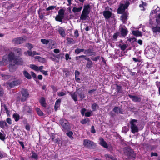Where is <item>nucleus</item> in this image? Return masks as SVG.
Masks as SVG:
<instances>
[{
  "label": "nucleus",
  "mask_w": 160,
  "mask_h": 160,
  "mask_svg": "<svg viewBox=\"0 0 160 160\" xmlns=\"http://www.w3.org/2000/svg\"><path fill=\"white\" fill-rule=\"evenodd\" d=\"M129 4V3L128 1H126L124 3H120L118 10V13L122 14L120 18L123 23L126 22L128 15V13L127 12H125V11L128 6Z\"/></svg>",
  "instance_id": "obj_1"
},
{
  "label": "nucleus",
  "mask_w": 160,
  "mask_h": 160,
  "mask_svg": "<svg viewBox=\"0 0 160 160\" xmlns=\"http://www.w3.org/2000/svg\"><path fill=\"white\" fill-rule=\"evenodd\" d=\"M16 57L15 56L14 53L12 52H10L8 55H4L2 58V62L6 63L9 62H12L16 59Z\"/></svg>",
  "instance_id": "obj_2"
},
{
  "label": "nucleus",
  "mask_w": 160,
  "mask_h": 160,
  "mask_svg": "<svg viewBox=\"0 0 160 160\" xmlns=\"http://www.w3.org/2000/svg\"><path fill=\"white\" fill-rule=\"evenodd\" d=\"M150 14L155 17L157 24L160 25V8L157 7L156 9L152 11Z\"/></svg>",
  "instance_id": "obj_3"
},
{
  "label": "nucleus",
  "mask_w": 160,
  "mask_h": 160,
  "mask_svg": "<svg viewBox=\"0 0 160 160\" xmlns=\"http://www.w3.org/2000/svg\"><path fill=\"white\" fill-rule=\"evenodd\" d=\"M60 123L62 127V130L65 132L66 130L71 129V126L68 121L66 119H62L60 120Z\"/></svg>",
  "instance_id": "obj_4"
},
{
  "label": "nucleus",
  "mask_w": 160,
  "mask_h": 160,
  "mask_svg": "<svg viewBox=\"0 0 160 160\" xmlns=\"http://www.w3.org/2000/svg\"><path fill=\"white\" fill-rule=\"evenodd\" d=\"M137 120L132 119L130 122L131 125L130 128L131 131L133 133L138 132V128L136 124V123L137 122Z\"/></svg>",
  "instance_id": "obj_5"
},
{
  "label": "nucleus",
  "mask_w": 160,
  "mask_h": 160,
  "mask_svg": "<svg viewBox=\"0 0 160 160\" xmlns=\"http://www.w3.org/2000/svg\"><path fill=\"white\" fill-rule=\"evenodd\" d=\"M83 145L88 148H91L95 147V144L88 139H85L83 141Z\"/></svg>",
  "instance_id": "obj_6"
},
{
  "label": "nucleus",
  "mask_w": 160,
  "mask_h": 160,
  "mask_svg": "<svg viewBox=\"0 0 160 160\" xmlns=\"http://www.w3.org/2000/svg\"><path fill=\"white\" fill-rule=\"evenodd\" d=\"M22 97L21 101L24 102L28 98L29 93L28 91L26 89H23L21 91Z\"/></svg>",
  "instance_id": "obj_7"
},
{
  "label": "nucleus",
  "mask_w": 160,
  "mask_h": 160,
  "mask_svg": "<svg viewBox=\"0 0 160 160\" xmlns=\"http://www.w3.org/2000/svg\"><path fill=\"white\" fill-rule=\"evenodd\" d=\"M26 40V37L17 38L13 40L12 42L14 44H20L25 42Z\"/></svg>",
  "instance_id": "obj_8"
},
{
  "label": "nucleus",
  "mask_w": 160,
  "mask_h": 160,
  "mask_svg": "<svg viewBox=\"0 0 160 160\" xmlns=\"http://www.w3.org/2000/svg\"><path fill=\"white\" fill-rule=\"evenodd\" d=\"M21 81L20 80H14L8 83V85L11 88H13L15 86L18 85L21 83Z\"/></svg>",
  "instance_id": "obj_9"
},
{
  "label": "nucleus",
  "mask_w": 160,
  "mask_h": 160,
  "mask_svg": "<svg viewBox=\"0 0 160 160\" xmlns=\"http://www.w3.org/2000/svg\"><path fill=\"white\" fill-rule=\"evenodd\" d=\"M128 96L133 102H139L141 101V98L139 97L130 94H128Z\"/></svg>",
  "instance_id": "obj_10"
},
{
  "label": "nucleus",
  "mask_w": 160,
  "mask_h": 160,
  "mask_svg": "<svg viewBox=\"0 0 160 160\" xmlns=\"http://www.w3.org/2000/svg\"><path fill=\"white\" fill-rule=\"evenodd\" d=\"M84 53L85 54L88 55L89 56H92V55H95V54H94L93 50L90 48L87 49H84Z\"/></svg>",
  "instance_id": "obj_11"
},
{
  "label": "nucleus",
  "mask_w": 160,
  "mask_h": 160,
  "mask_svg": "<svg viewBox=\"0 0 160 160\" xmlns=\"http://www.w3.org/2000/svg\"><path fill=\"white\" fill-rule=\"evenodd\" d=\"M103 15L106 19H108L111 16V12L108 11H104L103 12Z\"/></svg>",
  "instance_id": "obj_12"
},
{
  "label": "nucleus",
  "mask_w": 160,
  "mask_h": 160,
  "mask_svg": "<svg viewBox=\"0 0 160 160\" xmlns=\"http://www.w3.org/2000/svg\"><path fill=\"white\" fill-rule=\"evenodd\" d=\"M14 62L17 65H22L23 63V61L22 58L16 57Z\"/></svg>",
  "instance_id": "obj_13"
},
{
  "label": "nucleus",
  "mask_w": 160,
  "mask_h": 160,
  "mask_svg": "<svg viewBox=\"0 0 160 160\" xmlns=\"http://www.w3.org/2000/svg\"><path fill=\"white\" fill-rule=\"evenodd\" d=\"M99 140L100 141V145L104 148H108V144L106 142L104 141L103 138L100 137L99 138Z\"/></svg>",
  "instance_id": "obj_14"
},
{
  "label": "nucleus",
  "mask_w": 160,
  "mask_h": 160,
  "mask_svg": "<svg viewBox=\"0 0 160 160\" xmlns=\"http://www.w3.org/2000/svg\"><path fill=\"white\" fill-rule=\"evenodd\" d=\"M78 92L76 91L70 94L72 98L75 102H76L78 100Z\"/></svg>",
  "instance_id": "obj_15"
},
{
  "label": "nucleus",
  "mask_w": 160,
  "mask_h": 160,
  "mask_svg": "<svg viewBox=\"0 0 160 160\" xmlns=\"http://www.w3.org/2000/svg\"><path fill=\"white\" fill-rule=\"evenodd\" d=\"M17 68V67L15 64L11 63L9 64V71L11 72L14 71Z\"/></svg>",
  "instance_id": "obj_16"
},
{
  "label": "nucleus",
  "mask_w": 160,
  "mask_h": 160,
  "mask_svg": "<svg viewBox=\"0 0 160 160\" xmlns=\"http://www.w3.org/2000/svg\"><path fill=\"white\" fill-rule=\"evenodd\" d=\"M59 33L62 37H65L66 36V33L65 30L62 27H59L58 29Z\"/></svg>",
  "instance_id": "obj_17"
},
{
  "label": "nucleus",
  "mask_w": 160,
  "mask_h": 160,
  "mask_svg": "<svg viewBox=\"0 0 160 160\" xmlns=\"http://www.w3.org/2000/svg\"><path fill=\"white\" fill-rule=\"evenodd\" d=\"M113 111L116 113L123 114L122 109L119 107H115L113 109Z\"/></svg>",
  "instance_id": "obj_18"
},
{
  "label": "nucleus",
  "mask_w": 160,
  "mask_h": 160,
  "mask_svg": "<svg viewBox=\"0 0 160 160\" xmlns=\"http://www.w3.org/2000/svg\"><path fill=\"white\" fill-rule=\"evenodd\" d=\"M88 13L82 12L81 16L80 17V19L83 20H86L88 17Z\"/></svg>",
  "instance_id": "obj_19"
},
{
  "label": "nucleus",
  "mask_w": 160,
  "mask_h": 160,
  "mask_svg": "<svg viewBox=\"0 0 160 160\" xmlns=\"http://www.w3.org/2000/svg\"><path fill=\"white\" fill-rule=\"evenodd\" d=\"M121 34L123 37H125L128 34V31L126 28H122L121 30Z\"/></svg>",
  "instance_id": "obj_20"
},
{
  "label": "nucleus",
  "mask_w": 160,
  "mask_h": 160,
  "mask_svg": "<svg viewBox=\"0 0 160 160\" xmlns=\"http://www.w3.org/2000/svg\"><path fill=\"white\" fill-rule=\"evenodd\" d=\"M125 153L128 157L131 156L133 153L132 150L130 149H128L124 151Z\"/></svg>",
  "instance_id": "obj_21"
},
{
  "label": "nucleus",
  "mask_w": 160,
  "mask_h": 160,
  "mask_svg": "<svg viewBox=\"0 0 160 160\" xmlns=\"http://www.w3.org/2000/svg\"><path fill=\"white\" fill-rule=\"evenodd\" d=\"M30 158L37 160L38 159V156L36 153L32 151L30 154Z\"/></svg>",
  "instance_id": "obj_22"
},
{
  "label": "nucleus",
  "mask_w": 160,
  "mask_h": 160,
  "mask_svg": "<svg viewBox=\"0 0 160 160\" xmlns=\"http://www.w3.org/2000/svg\"><path fill=\"white\" fill-rule=\"evenodd\" d=\"M61 103V100L60 99H58L56 101L54 106V109L56 111L58 108L59 107Z\"/></svg>",
  "instance_id": "obj_23"
},
{
  "label": "nucleus",
  "mask_w": 160,
  "mask_h": 160,
  "mask_svg": "<svg viewBox=\"0 0 160 160\" xmlns=\"http://www.w3.org/2000/svg\"><path fill=\"white\" fill-rule=\"evenodd\" d=\"M132 33L136 37H139L142 36L141 32L138 30L132 31Z\"/></svg>",
  "instance_id": "obj_24"
},
{
  "label": "nucleus",
  "mask_w": 160,
  "mask_h": 160,
  "mask_svg": "<svg viewBox=\"0 0 160 160\" xmlns=\"http://www.w3.org/2000/svg\"><path fill=\"white\" fill-rule=\"evenodd\" d=\"M63 18V16H60V15L58 14L57 15L55 19L56 21L60 22H62V19Z\"/></svg>",
  "instance_id": "obj_25"
},
{
  "label": "nucleus",
  "mask_w": 160,
  "mask_h": 160,
  "mask_svg": "<svg viewBox=\"0 0 160 160\" xmlns=\"http://www.w3.org/2000/svg\"><path fill=\"white\" fill-rule=\"evenodd\" d=\"M82 8V6H80L78 8L76 7H74L72 10V11L74 13L78 12L81 10Z\"/></svg>",
  "instance_id": "obj_26"
},
{
  "label": "nucleus",
  "mask_w": 160,
  "mask_h": 160,
  "mask_svg": "<svg viewBox=\"0 0 160 160\" xmlns=\"http://www.w3.org/2000/svg\"><path fill=\"white\" fill-rule=\"evenodd\" d=\"M23 74L24 76L28 79H30L32 77L31 75L27 71L24 70L23 71Z\"/></svg>",
  "instance_id": "obj_27"
},
{
  "label": "nucleus",
  "mask_w": 160,
  "mask_h": 160,
  "mask_svg": "<svg viewBox=\"0 0 160 160\" xmlns=\"http://www.w3.org/2000/svg\"><path fill=\"white\" fill-rule=\"evenodd\" d=\"M40 102L42 106L44 107H46V104L45 102V100L44 98H41L40 100Z\"/></svg>",
  "instance_id": "obj_28"
},
{
  "label": "nucleus",
  "mask_w": 160,
  "mask_h": 160,
  "mask_svg": "<svg viewBox=\"0 0 160 160\" xmlns=\"http://www.w3.org/2000/svg\"><path fill=\"white\" fill-rule=\"evenodd\" d=\"M89 8L90 6L89 5H85L84 6V9H83L82 12L89 13Z\"/></svg>",
  "instance_id": "obj_29"
},
{
  "label": "nucleus",
  "mask_w": 160,
  "mask_h": 160,
  "mask_svg": "<svg viewBox=\"0 0 160 160\" xmlns=\"http://www.w3.org/2000/svg\"><path fill=\"white\" fill-rule=\"evenodd\" d=\"M152 30L154 32H160V27L157 26L155 27H152Z\"/></svg>",
  "instance_id": "obj_30"
},
{
  "label": "nucleus",
  "mask_w": 160,
  "mask_h": 160,
  "mask_svg": "<svg viewBox=\"0 0 160 160\" xmlns=\"http://www.w3.org/2000/svg\"><path fill=\"white\" fill-rule=\"evenodd\" d=\"M66 135L68 136L72 140L73 139V137L72 136V135H73V133L72 131H69L67 133Z\"/></svg>",
  "instance_id": "obj_31"
},
{
  "label": "nucleus",
  "mask_w": 160,
  "mask_h": 160,
  "mask_svg": "<svg viewBox=\"0 0 160 160\" xmlns=\"http://www.w3.org/2000/svg\"><path fill=\"white\" fill-rule=\"evenodd\" d=\"M13 116L15 121L17 122L20 119V116L17 113H14L13 114Z\"/></svg>",
  "instance_id": "obj_32"
},
{
  "label": "nucleus",
  "mask_w": 160,
  "mask_h": 160,
  "mask_svg": "<svg viewBox=\"0 0 160 160\" xmlns=\"http://www.w3.org/2000/svg\"><path fill=\"white\" fill-rule=\"evenodd\" d=\"M67 40L69 44H74L75 43L74 40L72 38H67Z\"/></svg>",
  "instance_id": "obj_33"
},
{
  "label": "nucleus",
  "mask_w": 160,
  "mask_h": 160,
  "mask_svg": "<svg viewBox=\"0 0 160 160\" xmlns=\"http://www.w3.org/2000/svg\"><path fill=\"white\" fill-rule=\"evenodd\" d=\"M1 76L2 77V78L5 80H7L9 78L11 77L10 76L6 75L4 74H0Z\"/></svg>",
  "instance_id": "obj_34"
},
{
  "label": "nucleus",
  "mask_w": 160,
  "mask_h": 160,
  "mask_svg": "<svg viewBox=\"0 0 160 160\" xmlns=\"http://www.w3.org/2000/svg\"><path fill=\"white\" fill-rule=\"evenodd\" d=\"M84 49H81L77 48L75 50V53L78 54L81 52H84Z\"/></svg>",
  "instance_id": "obj_35"
},
{
  "label": "nucleus",
  "mask_w": 160,
  "mask_h": 160,
  "mask_svg": "<svg viewBox=\"0 0 160 160\" xmlns=\"http://www.w3.org/2000/svg\"><path fill=\"white\" fill-rule=\"evenodd\" d=\"M30 68L31 69L38 71V67L36 66V65L34 64H31L29 66Z\"/></svg>",
  "instance_id": "obj_36"
},
{
  "label": "nucleus",
  "mask_w": 160,
  "mask_h": 160,
  "mask_svg": "<svg viewBox=\"0 0 160 160\" xmlns=\"http://www.w3.org/2000/svg\"><path fill=\"white\" fill-rule=\"evenodd\" d=\"M14 50L15 53L17 54L18 55H19L21 53V49L20 48H14Z\"/></svg>",
  "instance_id": "obj_37"
},
{
  "label": "nucleus",
  "mask_w": 160,
  "mask_h": 160,
  "mask_svg": "<svg viewBox=\"0 0 160 160\" xmlns=\"http://www.w3.org/2000/svg\"><path fill=\"white\" fill-rule=\"evenodd\" d=\"M36 110L38 115L42 116L43 115V113L40 110V109L39 108H36Z\"/></svg>",
  "instance_id": "obj_38"
},
{
  "label": "nucleus",
  "mask_w": 160,
  "mask_h": 160,
  "mask_svg": "<svg viewBox=\"0 0 160 160\" xmlns=\"http://www.w3.org/2000/svg\"><path fill=\"white\" fill-rule=\"evenodd\" d=\"M119 47L121 48V49L122 51H124L125 50L127 47V46L125 44L121 45L120 44L119 45Z\"/></svg>",
  "instance_id": "obj_39"
},
{
  "label": "nucleus",
  "mask_w": 160,
  "mask_h": 160,
  "mask_svg": "<svg viewBox=\"0 0 160 160\" xmlns=\"http://www.w3.org/2000/svg\"><path fill=\"white\" fill-rule=\"evenodd\" d=\"M78 92V95L80 96L81 99L82 100L85 97V96L84 95V92Z\"/></svg>",
  "instance_id": "obj_40"
},
{
  "label": "nucleus",
  "mask_w": 160,
  "mask_h": 160,
  "mask_svg": "<svg viewBox=\"0 0 160 160\" xmlns=\"http://www.w3.org/2000/svg\"><path fill=\"white\" fill-rule=\"evenodd\" d=\"M41 42L42 44L47 45L49 42V41L48 40L46 39H41Z\"/></svg>",
  "instance_id": "obj_41"
},
{
  "label": "nucleus",
  "mask_w": 160,
  "mask_h": 160,
  "mask_svg": "<svg viewBox=\"0 0 160 160\" xmlns=\"http://www.w3.org/2000/svg\"><path fill=\"white\" fill-rule=\"evenodd\" d=\"M7 125V124L5 121H1L0 122V127L2 128H3Z\"/></svg>",
  "instance_id": "obj_42"
},
{
  "label": "nucleus",
  "mask_w": 160,
  "mask_h": 160,
  "mask_svg": "<svg viewBox=\"0 0 160 160\" xmlns=\"http://www.w3.org/2000/svg\"><path fill=\"white\" fill-rule=\"evenodd\" d=\"M146 5L147 4L145 2H142V3L139 5V7L142 10H144V7L146 6Z\"/></svg>",
  "instance_id": "obj_43"
},
{
  "label": "nucleus",
  "mask_w": 160,
  "mask_h": 160,
  "mask_svg": "<svg viewBox=\"0 0 160 160\" xmlns=\"http://www.w3.org/2000/svg\"><path fill=\"white\" fill-rule=\"evenodd\" d=\"M105 156L106 158H109L112 160H116V158L112 155L106 154L105 155Z\"/></svg>",
  "instance_id": "obj_44"
},
{
  "label": "nucleus",
  "mask_w": 160,
  "mask_h": 160,
  "mask_svg": "<svg viewBox=\"0 0 160 160\" xmlns=\"http://www.w3.org/2000/svg\"><path fill=\"white\" fill-rule=\"evenodd\" d=\"M93 64L91 60L89 61L86 64V67L88 68H90L92 67Z\"/></svg>",
  "instance_id": "obj_45"
},
{
  "label": "nucleus",
  "mask_w": 160,
  "mask_h": 160,
  "mask_svg": "<svg viewBox=\"0 0 160 160\" xmlns=\"http://www.w3.org/2000/svg\"><path fill=\"white\" fill-rule=\"evenodd\" d=\"M89 121V120L88 118H86L83 119L80 121V122L82 124H84L86 123L87 122Z\"/></svg>",
  "instance_id": "obj_46"
},
{
  "label": "nucleus",
  "mask_w": 160,
  "mask_h": 160,
  "mask_svg": "<svg viewBox=\"0 0 160 160\" xmlns=\"http://www.w3.org/2000/svg\"><path fill=\"white\" fill-rule=\"evenodd\" d=\"M65 11L62 9H60L58 11V14L60 15V16H63L64 17Z\"/></svg>",
  "instance_id": "obj_47"
},
{
  "label": "nucleus",
  "mask_w": 160,
  "mask_h": 160,
  "mask_svg": "<svg viewBox=\"0 0 160 160\" xmlns=\"http://www.w3.org/2000/svg\"><path fill=\"white\" fill-rule=\"evenodd\" d=\"M64 53H60L58 55H57V58L58 59V60H59V59L61 58H64Z\"/></svg>",
  "instance_id": "obj_48"
},
{
  "label": "nucleus",
  "mask_w": 160,
  "mask_h": 160,
  "mask_svg": "<svg viewBox=\"0 0 160 160\" xmlns=\"http://www.w3.org/2000/svg\"><path fill=\"white\" fill-rule=\"evenodd\" d=\"M25 54L26 55H28L29 56H32V52L31 49H29L27 51L25 52Z\"/></svg>",
  "instance_id": "obj_49"
},
{
  "label": "nucleus",
  "mask_w": 160,
  "mask_h": 160,
  "mask_svg": "<svg viewBox=\"0 0 160 160\" xmlns=\"http://www.w3.org/2000/svg\"><path fill=\"white\" fill-rule=\"evenodd\" d=\"M128 128L126 127H124L122 128V132L124 133H126L128 130Z\"/></svg>",
  "instance_id": "obj_50"
},
{
  "label": "nucleus",
  "mask_w": 160,
  "mask_h": 160,
  "mask_svg": "<svg viewBox=\"0 0 160 160\" xmlns=\"http://www.w3.org/2000/svg\"><path fill=\"white\" fill-rule=\"evenodd\" d=\"M0 139L4 141L5 139V136L3 134L0 132Z\"/></svg>",
  "instance_id": "obj_51"
},
{
  "label": "nucleus",
  "mask_w": 160,
  "mask_h": 160,
  "mask_svg": "<svg viewBox=\"0 0 160 160\" xmlns=\"http://www.w3.org/2000/svg\"><path fill=\"white\" fill-rule=\"evenodd\" d=\"M26 46L29 49H31L33 48V46L30 43H27L26 45Z\"/></svg>",
  "instance_id": "obj_52"
},
{
  "label": "nucleus",
  "mask_w": 160,
  "mask_h": 160,
  "mask_svg": "<svg viewBox=\"0 0 160 160\" xmlns=\"http://www.w3.org/2000/svg\"><path fill=\"white\" fill-rule=\"evenodd\" d=\"M97 106V104L95 103H94L92 104V108L93 111H95Z\"/></svg>",
  "instance_id": "obj_53"
},
{
  "label": "nucleus",
  "mask_w": 160,
  "mask_h": 160,
  "mask_svg": "<svg viewBox=\"0 0 160 160\" xmlns=\"http://www.w3.org/2000/svg\"><path fill=\"white\" fill-rule=\"evenodd\" d=\"M66 95V93H65V92H59L58 93V95L59 96H65Z\"/></svg>",
  "instance_id": "obj_54"
},
{
  "label": "nucleus",
  "mask_w": 160,
  "mask_h": 160,
  "mask_svg": "<svg viewBox=\"0 0 160 160\" xmlns=\"http://www.w3.org/2000/svg\"><path fill=\"white\" fill-rule=\"evenodd\" d=\"M99 58H100V56H97V57H96L94 58L92 57V58H91V59L92 60H93V61H96L99 59Z\"/></svg>",
  "instance_id": "obj_55"
},
{
  "label": "nucleus",
  "mask_w": 160,
  "mask_h": 160,
  "mask_svg": "<svg viewBox=\"0 0 160 160\" xmlns=\"http://www.w3.org/2000/svg\"><path fill=\"white\" fill-rule=\"evenodd\" d=\"M55 7L54 6H51L49 7L46 8V10L48 11L50 10H52L54 9L55 8Z\"/></svg>",
  "instance_id": "obj_56"
},
{
  "label": "nucleus",
  "mask_w": 160,
  "mask_h": 160,
  "mask_svg": "<svg viewBox=\"0 0 160 160\" xmlns=\"http://www.w3.org/2000/svg\"><path fill=\"white\" fill-rule=\"evenodd\" d=\"M92 113V112H86L85 114V116L86 117H90Z\"/></svg>",
  "instance_id": "obj_57"
},
{
  "label": "nucleus",
  "mask_w": 160,
  "mask_h": 160,
  "mask_svg": "<svg viewBox=\"0 0 160 160\" xmlns=\"http://www.w3.org/2000/svg\"><path fill=\"white\" fill-rule=\"evenodd\" d=\"M3 108H4V109L5 111V112L8 115H9V112L8 110V109L7 108L6 106L4 105L3 106Z\"/></svg>",
  "instance_id": "obj_58"
},
{
  "label": "nucleus",
  "mask_w": 160,
  "mask_h": 160,
  "mask_svg": "<svg viewBox=\"0 0 160 160\" xmlns=\"http://www.w3.org/2000/svg\"><path fill=\"white\" fill-rule=\"evenodd\" d=\"M65 59L66 60H68L69 59H71V58L69 57V55L67 53L65 55Z\"/></svg>",
  "instance_id": "obj_59"
},
{
  "label": "nucleus",
  "mask_w": 160,
  "mask_h": 160,
  "mask_svg": "<svg viewBox=\"0 0 160 160\" xmlns=\"http://www.w3.org/2000/svg\"><path fill=\"white\" fill-rule=\"evenodd\" d=\"M74 34L75 37L77 38L79 36V34L78 33V31L77 30H76L74 32Z\"/></svg>",
  "instance_id": "obj_60"
},
{
  "label": "nucleus",
  "mask_w": 160,
  "mask_h": 160,
  "mask_svg": "<svg viewBox=\"0 0 160 160\" xmlns=\"http://www.w3.org/2000/svg\"><path fill=\"white\" fill-rule=\"evenodd\" d=\"M50 59L53 61H56L57 62H59V60H56V59L54 58L53 56H51L50 57Z\"/></svg>",
  "instance_id": "obj_61"
},
{
  "label": "nucleus",
  "mask_w": 160,
  "mask_h": 160,
  "mask_svg": "<svg viewBox=\"0 0 160 160\" xmlns=\"http://www.w3.org/2000/svg\"><path fill=\"white\" fill-rule=\"evenodd\" d=\"M19 144L20 145L22 146V148L23 149H24L25 148L24 146V143L23 142L20 141H18Z\"/></svg>",
  "instance_id": "obj_62"
},
{
  "label": "nucleus",
  "mask_w": 160,
  "mask_h": 160,
  "mask_svg": "<svg viewBox=\"0 0 160 160\" xmlns=\"http://www.w3.org/2000/svg\"><path fill=\"white\" fill-rule=\"evenodd\" d=\"M118 36V33H114L113 36V38L115 40H117Z\"/></svg>",
  "instance_id": "obj_63"
},
{
  "label": "nucleus",
  "mask_w": 160,
  "mask_h": 160,
  "mask_svg": "<svg viewBox=\"0 0 160 160\" xmlns=\"http://www.w3.org/2000/svg\"><path fill=\"white\" fill-rule=\"evenodd\" d=\"M86 111V109L84 108H82L81 109V112L82 116H84Z\"/></svg>",
  "instance_id": "obj_64"
}]
</instances>
